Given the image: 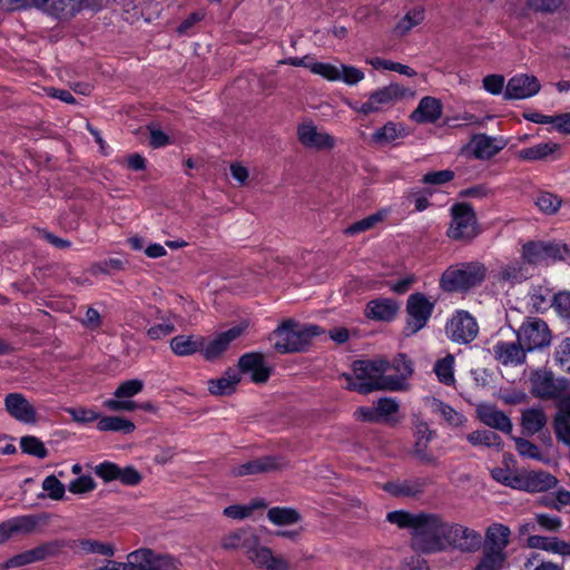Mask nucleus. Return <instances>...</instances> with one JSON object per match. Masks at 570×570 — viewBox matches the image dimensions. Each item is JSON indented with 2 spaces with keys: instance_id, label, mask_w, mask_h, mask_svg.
<instances>
[{
  "instance_id": "obj_6",
  "label": "nucleus",
  "mask_w": 570,
  "mask_h": 570,
  "mask_svg": "<svg viewBox=\"0 0 570 570\" xmlns=\"http://www.w3.org/2000/svg\"><path fill=\"white\" fill-rule=\"evenodd\" d=\"M435 307V302L431 301L425 294L416 292L406 299L405 312L406 321L403 328L405 336H412L423 330L431 318Z\"/></svg>"
},
{
  "instance_id": "obj_50",
  "label": "nucleus",
  "mask_w": 570,
  "mask_h": 570,
  "mask_svg": "<svg viewBox=\"0 0 570 570\" xmlns=\"http://www.w3.org/2000/svg\"><path fill=\"white\" fill-rule=\"evenodd\" d=\"M419 519V513H410L404 510H396L389 512L386 515V520L393 524H396L399 528L402 529H411L412 532H414L416 522Z\"/></svg>"
},
{
  "instance_id": "obj_10",
  "label": "nucleus",
  "mask_w": 570,
  "mask_h": 570,
  "mask_svg": "<svg viewBox=\"0 0 570 570\" xmlns=\"http://www.w3.org/2000/svg\"><path fill=\"white\" fill-rule=\"evenodd\" d=\"M566 250L558 242L530 240L523 244L521 258L530 266L549 265L560 261Z\"/></svg>"
},
{
  "instance_id": "obj_46",
  "label": "nucleus",
  "mask_w": 570,
  "mask_h": 570,
  "mask_svg": "<svg viewBox=\"0 0 570 570\" xmlns=\"http://www.w3.org/2000/svg\"><path fill=\"white\" fill-rule=\"evenodd\" d=\"M511 439L514 441L515 451L518 452V454L521 458L537 460V461L544 460V456H543L540 448L537 444H534L532 441L524 439V438L513 436V435H511Z\"/></svg>"
},
{
  "instance_id": "obj_23",
  "label": "nucleus",
  "mask_w": 570,
  "mask_h": 570,
  "mask_svg": "<svg viewBox=\"0 0 570 570\" xmlns=\"http://www.w3.org/2000/svg\"><path fill=\"white\" fill-rule=\"evenodd\" d=\"M429 484L425 478L390 481L383 484L382 489L395 498H416L422 494Z\"/></svg>"
},
{
  "instance_id": "obj_20",
  "label": "nucleus",
  "mask_w": 570,
  "mask_h": 570,
  "mask_svg": "<svg viewBox=\"0 0 570 570\" xmlns=\"http://www.w3.org/2000/svg\"><path fill=\"white\" fill-rule=\"evenodd\" d=\"M238 367L243 373L250 374L254 383H265L271 376V367L266 365L264 355L258 352H250L242 355Z\"/></svg>"
},
{
  "instance_id": "obj_51",
  "label": "nucleus",
  "mask_w": 570,
  "mask_h": 570,
  "mask_svg": "<svg viewBox=\"0 0 570 570\" xmlns=\"http://www.w3.org/2000/svg\"><path fill=\"white\" fill-rule=\"evenodd\" d=\"M12 534L31 533L39 524V518L36 515H21L8 520Z\"/></svg>"
},
{
  "instance_id": "obj_63",
  "label": "nucleus",
  "mask_w": 570,
  "mask_h": 570,
  "mask_svg": "<svg viewBox=\"0 0 570 570\" xmlns=\"http://www.w3.org/2000/svg\"><path fill=\"white\" fill-rule=\"evenodd\" d=\"M340 80L346 85H356L364 79V72L353 66L340 65Z\"/></svg>"
},
{
  "instance_id": "obj_39",
  "label": "nucleus",
  "mask_w": 570,
  "mask_h": 570,
  "mask_svg": "<svg viewBox=\"0 0 570 570\" xmlns=\"http://www.w3.org/2000/svg\"><path fill=\"white\" fill-rule=\"evenodd\" d=\"M97 429L101 432H121L130 434L135 431L136 425L128 419L121 416H99Z\"/></svg>"
},
{
  "instance_id": "obj_36",
  "label": "nucleus",
  "mask_w": 570,
  "mask_h": 570,
  "mask_svg": "<svg viewBox=\"0 0 570 570\" xmlns=\"http://www.w3.org/2000/svg\"><path fill=\"white\" fill-rule=\"evenodd\" d=\"M529 276V265L523 259L513 261L503 265L498 273V279L500 282L511 284L521 283L528 279Z\"/></svg>"
},
{
  "instance_id": "obj_27",
  "label": "nucleus",
  "mask_w": 570,
  "mask_h": 570,
  "mask_svg": "<svg viewBox=\"0 0 570 570\" xmlns=\"http://www.w3.org/2000/svg\"><path fill=\"white\" fill-rule=\"evenodd\" d=\"M494 357L503 365H521L525 361V347L518 342L499 341L493 345Z\"/></svg>"
},
{
  "instance_id": "obj_37",
  "label": "nucleus",
  "mask_w": 570,
  "mask_h": 570,
  "mask_svg": "<svg viewBox=\"0 0 570 570\" xmlns=\"http://www.w3.org/2000/svg\"><path fill=\"white\" fill-rule=\"evenodd\" d=\"M239 381V374L235 370H228L223 376L208 381V391L213 395H229Z\"/></svg>"
},
{
  "instance_id": "obj_33",
  "label": "nucleus",
  "mask_w": 570,
  "mask_h": 570,
  "mask_svg": "<svg viewBox=\"0 0 570 570\" xmlns=\"http://www.w3.org/2000/svg\"><path fill=\"white\" fill-rule=\"evenodd\" d=\"M442 115L441 102L433 97H424L412 112L411 119L417 124L434 122Z\"/></svg>"
},
{
  "instance_id": "obj_3",
  "label": "nucleus",
  "mask_w": 570,
  "mask_h": 570,
  "mask_svg": "<svg viewBox=\"0 0 570 570\" xmlns=\"http://www.w3.org/2000/svg\"><path fill=\"white\" fill-rule=\"evenodd\" d=\"M449 522L438 513H419V519L411 533V546L421 553L444 551V541Z\"/></svg>"
},
{
  "instance_id": "obj_29",
  "label": "nucleus",
  "mask_w": 570,
  "mask_h": 570,
  "mask_svg": "<svg viewBox=\"0 0 570 570\" xmlns=\"http://www.w3.org/2000/svg\"><path fill=\"white\" fill-rule=\"evenodd\" d=\"M471 144L475 158L483 160L494 157L507 146L503 138L490 137L485 134L473 136Z\"/></svg>"
},
{
  "instance_id": "obj_48",
  "label": "nucleus",
  "mask_w": 570,
  "mask_h": 570,
  "mask_svg": "<svg viewBox=\"0 0 570 570\" xmlns=\"http://www.w3.org/2000/svg\"><path fill=\"white\" fill-rule=\"evenodd\" d=\"M20 448L23 453L33 455L38 459H45L48 456V450L43 442L33 435H26L20 439Z\"/></svg>"
},
{
  "instance_id": "obj_25",
  "label": "nucleus",
  "mask_w": 570,
  "mask_h": 570,
  "mask_svg": "<svg viewBox=\"0 0 570 570\" xmlns=\"http://www.w3.org/2000/svg\"><path fill=\"white\" fill-rule=\"evenodd\" d=\"M434 432L430 430L429 425L424 421H417L415 423V444L414 455L423 463L436 466L439 461L436 456L428 452L429 443L433 438Z\"/></svg>"
},
{
  "instance_id": "obj_44",
  "label": "nucleus",
  "mask_w": 570,
  "mask_h": 570,
  "mask_svg": "<svg viewBox=\"0 0 570 570\" xmlns=\"http://www.w3.org/2000/svg\"><path fill=\"white\" fill-rule=\"evenodd\" d=\"M387 213L389 212L386 209H381L361 220L353 223L345 229L344 233L346 235H356L370 230L374 228L379 223L383 222L386 218Z\"/></svg>"
},
{
  "instance_id": "obj_32",
  "label": "nucleus",
  "mask_w": 570,
  "mask_h": 570,
  "mask_svg": "<svg viewBox=\"0 0 570 570\" xmlns=\"http://www.w3.org/2000/svg\"><path fill=\"white\" fill-rule=\"evenodd\" d=\"M527 547L531 549H540L547 552L557 553L563 557L570 556V543L560 540L557 537L529 535Z\"/></svg>"
},
{
  "instance_id": "obj_21",
  "label": "nucleus",
  "mask_w": 570,
  "mask_h": 570,
  "mask_svg": "<svg viewBox=\"0 0 570 570\" xmlns=\"http://www.w3.org/2000/svg\"><path fill=\"white\" fill-rule=\"evenodd\" d=\"M479 420L487 426L511 435L513 423L511 419L494 405L481 404L476 409Z\"/></svg>"
},
{
  "instance_id": "obj_42",
  "label": "nucleus",
  "mask_w": 570,
  "mask_h": 570,
  "mask_svg": "<svg viewBox=\"0 0 570 570\" xmlns=\"http://www.w3.org/2000/svg\"><path fill=\"white\" fill-rule=\"evenodd\" d=\"M268 520L276 525H291L301 521V514L294 508L274 507L267 511Z\"/></svg>"
},
{
  "instance_id": "obj_34",
  "label": "nucleus",
  "mask_w": 570,
  "mask_h": 570,
  "mask_svg": "<svg viewBox=\"0 0 570 570\" xmlns=\"http://www.w3.org/2000/svg\"><path fill=\"white\" fill-rule=\"evenodd\" d=\"M205 338L199 335H176L170 340V350L177 356H189L202 352Z\"/></svg>"
},
{
  "instance_id": "obj_12",
  "label": "nucleus",
  "mask_w": 570,
  "mask_h": 570,
  "mask_svg": "<svg viewBox=\"0 0 570 570\" xmlns=\"http://www.w3.org/2000/svg\"><path fill=\"white\" fill-rule=\"evenodd\" d=\"M482 546V535L480 532L470 529L460 523L449 522L448 532L444 541V550L452 548L461 552H475Z\"/></svg>"
},
{
  "instance_id": "obj_57",
  "label": "nucleus",
  "mask_w": 570,
  "mask_h": 570,
  "mask_svg": "<svg viewBox=\"0 0 570 570\" xmlns=\"http://www.w3.org/2000/svg\"><path fill=\"white\" fill-rule=\"evenodd\" d=\"M313 73L320 75L330 81L340 80V66H335L326 62H315L309 66Z\"/></svg>"
},
{
  "instance_id": "obj_62",
  "label": "nucleus",
  "mask_w": 570,
  "mask_h": 570,
  "mask_svg": "<svg viewBox=\"0 0 570 570\" xmlns=\"http://www.w3.org/2000/svg\"><path fill=\"white\" fill-rule=\"evenodd\" d=\"M556 361L570 373V337H564L556 348Z\"/></svg>"
},
{
  "instance_id": "obj_11",
  "label": "nucleus",
  "mask_w": 570,
  "mask_h": 570,
  "mask_svg": "<svg viewBox=\"0 0 570 570\" xmlns=\"http://www.w3.org/2000/svg\"><path fill=\"white\" fill-rule=\"evenodd\" d=\"M530 383L531 393L541 400L559 399L568 387L564 379L554 377L553 373L547 368L532 371Z\"/></svg>"
},
{
  "instance_id": "obj_31",
  "label": "nucleus",
  "mask_w": 570,
  "mask_h": 570,
  "mask_svg": "<svg viewBox=\"0 0 570 570\" xmlns=\"http://www.w3.org/2000/svg\"><path fill=\"white\" fill-rule=\"evenodd\" d=\"M153 550L141 548L127 554L125 562L111 560L114 570H151Z\"/></svg>"
},
{
  "instance_id": "obj_7",
  "label": "nucleus",
  "mask_w": 570,
  "mask_h": 570,
  "mask_svg": "<svg viewBox=\"0 0 570 570\" xmlns=\"http://www.w3.org/2000/svg\"><path fill=\"white\" fill-rule=\"evenodd\" d=\"M452 220L446 235L453 240H471L478 234L476 215L472 206L459 203L451 207Z\"/></svg>"
},
{
  "instance_id": "obj_30",
  "label": "nucleus",
  "mask_w": 570,
  "mask_h": 570,
  "mask_svg": "<svg viewBox=\"0 0 570 570\" xmlns=\"http://www.w3.org/2000/svg\"><path fill=\"white\" fill-rule=\"evenodd\" d=\"M547 424L548 415L542 407H528L521 411L520 425L524 434H538L546 429Z\"/></svg>"
},
{
  "instance_id": "obj_40",
  "label": "nucleus",
  "mask_w": 570,
  "mask_h": 570,
  "mask_svg": "<svg viewBox=\"0 0 570 570\" xmlns=\"http://www.w3.org/2000/svg\"><path fill=\"white\" fill-rule=\"evenodd\" d=\"M466 440L473 446L494 448L501 451L503 448L502 439L499 434L490 430H476L466 435Z\"/></svg>"
},
{
  "instance_id": "obj_35",
  "label": "nucleus",
  "mask_w": 570,
  "mask_h": 570,
  "mask_svg": "<svg viewBox=\"0 0 570 570\" xmlns=\"http://www.w3.org/2000/svg\"><path fill=\"white\" fill-rule=\"evenodd\" d=\"M557 484V479L548 472H531L521 478L520 489L528 492H543Z\"/></svg>"
},
{
  "instance_id": "obj_38",
  "label": "nucleus",
  "mask_w": 570,
  "mask_h": 570,
  "mask_svg": "<svg viewBox=\"0 0 570 570\" xmlns=\"http://www.w3.org/2000/svg\"><path fill=\"white\" fill-rule=\"evenodd\" d=\"M560 146L556 142H540L538 145L523 148L517 153V157L525 161L544 160L550 155L558 151Z\"/></svg>"
},
{
  "instance_id": "obj_5",
  "label": "nucleus",
  "mask_w": 570,
  "mask_h": 570,
  "mask_svg": "<svg viewBox=\"0 0 570 570\" xmlns=\"http://www.w3.org/2000/svg\"><path fill=\"white\" fill-rule=\"evenodd\" d=\"M321 334L317 325H298L292 320L284 321L274 332L276 337L274 348L281 354L304 351L311 338Z\"/></svg>"
},
{
  "instance_id": "obj_61",
  "label": "nucleus",
  "mask_w": 570,
  "mask_h": 570,
  "mask_svg": "<svg viewBox=\"0 0 570 570\" xmlns=\"http://www.w3.org/2000/svg\"><path fill=\"white\" fill-rule=\"evenodd\" d=\"M552 306L560 317L570 322V292L556 294Z\"/></svg>"
},
{
  "instance_id": "obj_45",
  "label": "nucleus",
  "mask_w": 570,
  "mask_h": 570,
  "mask_svg": "<svg viewBox=\"0 0 570 570\" xmlns=\"http://www.w3.org/2000/svg\"><path fill=\"white\" fill-rule=\"evenodd\" d=\"M432 406L433 411L452 426H461L466 422V417L462 413L440 400H434Z\"/></svg>"
},
{
  "instance_id": "obj_59",
  "label": "nucleus",
  "mask_w": 570,
  "mask_h": 570,
  "mask_svg": "<svg viewBox=\"0 0 570 570\" xmlns=\"http://www.w3.org/2000/svg\"><path fill=\"white\" fill-rule=\"evenodd\" d=\"M491 475L498 482L513 489H520L521 487V478L512 474L509 469L495 468L492 470Z\"/></svg>"
},
{
  "instance_id": "obj_55",
  "label": "nucleus",
  "mask_w": 570,
  "mask_h": 570,
  "mask_svg": "<svg viewBox=\"0 0 570 570\" xmlns=\"http://www.w3.org/2000/svg\"><path fill=\"white\" fill-rule=\"evenodd\" d=\"M42 489L52 500H61L65 497L66 487L56 475H48L42 481Z\"/></svg>"
},
{
  "instance_id": "obj_28",
  "label": "nucleus",
  "mask_w": 570,
  "mask_h": 570,
  "mask_svg": "<svg viewBox=\"0 0 570 570\" xmlns=\"http://www.w3.org/2000/svg\"><path fill=\"white\" fill-rule=\"evenodd\" d=\"M553 429L559 442L570 446V395L561 397L557 404Z\"/></svg>"
},
{
  "instance_id": "obj_47",
  "label": "nucleus",
  "mask_w": 570,
  "mask_h": 570,
  "mask_svg": "<svg viewBox=\"0 0 570 570\" xmlns=\"http://www.w3.org/2000/svg\"><path fill=\"white\" fill-rule=\"evenodd\" d=\"M390 367L397 372V375H387L390 379L401 380L400 391L405 387V381L413 373V365L411 360L406 357L405 354H399L390 364Z\"/></svg>"
},
{
  "instance_id": "obj_9",
  "label": "nucleus",
  "mask_w": 570,
  "mask_h": 570,
  "mask_svg": "<svg viewBox=\"0 0 570 570\" xmlns=\"http://www.w3.org/2000/svg\"><path fill=\"white\" fill-rule=\"evenodd\" d=\"M517 337L527 351L540 350L551 343V332L539 317L527 318L518 330Z\"/></svg>"
},
{
  "instance_id": "obj_4",
  "label": "nucleus",
  "mask_w": 570,
  "mask_h": 570,
  "mask_svg": "<svg viewBox=\"0 0 570 570\" xmlns=\"http://www.w3.org/2000/svg\"><path fill=\"white\" fill-rule=\"evenodd\" d=\"M488 274L487 266L478 261L449 266L440 278V286L449 293H466L480 286Z\"/></svg>"
},
{
  "instance_id": "obj_14",
  "label": "nucleus",
  "mask_w": 570,
  "mask_h": 570,
  "mask_svg": "<svg viewBox=\"0 0 570 570\" xmlns=\"http://www.w3.org/2000/svg\"><path fill=\"white\" fill-rule=\"evenodd\" d=\"M287 465L288 462L282 455H265L247 461L243 464L234 465L230 469V474L237 478L255 475L261 473L279 471L287 468Z\"/></svg>"
},
{
  "instance_id": "obj_2",
  "label": "nucleus",
  "mask_w": 570,
  "mask_h": 570,
  "mask_svg": "<svg viewBox=\"0 0 570 570\" xmlns=\"http://www.w3.org/2000/svg\"><path fill=\"white\" fill-rule=\"evenodd\" d=\"M225 550L242 549L247 558L258 568L265 570H289L288 561L282 556L273 554L267 547L259 544V538L249 529H238L222 539Z\"/></svg>"
},
{
  "instance_id": "obj_41",
  "label": "nucleus",
  "mask_w": 570,
  "mask_h": 570,
  "mask_svg": "<svg viewBox=\"0 0 570 570\" xmlns=\"http://www.w3.org/2000/svg\"><path fill=\"white\" fill-rule=\"evenodd\" d=\"M511 531L510 529L501 523H494L487 529L485 541L491 544L494 550L502 552L509 544Z\"/></svg>"
},
{
  "instance_id": "obj_49",
  "label": "nucleus",
  "mask_w": 570,
  "mask_h": 570,
  "mask_svg": "<svg viewBox=\"0 0 570 570\" xmlns=\"http://www.w3.org/2000/svg\"><path fill=\"white\" fill-rule=\"evenodd\" d=\"M453 365L454 357L452 355H448L435 363L434 372L441 383L445 385L454 383Z\"/></svg>"
},
{
  "instance_id": "obj_16",
  "label": "nucleus",
  "mask_w": 570,
  "mask_h": 570,
  "mask_svg": "<svg viewBox=\"0 0 570 570\" xmlns=\"http://www.w3.org/2000/svg\"><path fill=\"white\" fill-rule=\"evenodd\" d=\"M95 473L105 482L118 480L125 485L135 487L142 480L140 472L131 465L120 468L116 463L105 461L95 466Z\"/></svg>"
},
{
  "instance_id": "obj_56",
  "label": "nucleus",
  "mask_w": 570,
  "mask_h": 570,
  "mask_svg": "<svg viewBox=\"0 0 570 570\" xmlns=\"http://www.w3.org/2000/svg\"><path fill=\"white\" fill-rule=\"evenodd\" d=\"M151 560V570H177L179 567V561L169 554H160L156 553L153 550Z\"/></svg>"
},
{
  "instance_id": "obj_1",
  "label": "nucleus",
  "mask_w": 570,
  "mask_h": 570,
  "mask_svg": "<svg viewBox=\"0 0 570 570\" xmlns=\"http://www.w3.org/2000/svg\"><path fill=\"white\" fill-rule=\"evenodd\" d=\"M390 363L385 360H360L352 365L353 374H343L346 380V389L360 394H368L374 391H400L401 380L390 379L385 373Z\"/></svg>"
},
{
  "instance_id": "obj_8",
  "label": "nucleus",
  "mask_w": 570,
  "mask_h": 570,
  "mask_svg": "<svg viewBox=\"0 0 570 570\" xmlns=\"http://www.w3.org/2000/svg\"><path fill=\"white\" fill-rule=\"evenodd\" d=\"M414 91L410 88H406L400 83H390L383 88H380L372 92L364 104L361 105L356 110L360 114L368 115L372 112H377L383 109L385 106H390L395 104L399 100L404 98H413Z\"/></svg>"
},
{
  "instance_id": "obj_24",
  "label": "nucleus",
  "mask_w": 570,
  "mask_h": 570,
  "mask_svg": "<svg viewBox=\"0 0 570 570\" xmlns=\"http://www.w3.org/2000/svg\"><path fill=\"white\" fill-rule=\"evenodd\" d=\"M243 331V327L234 326L225 332H222L208 343L205 342L202 351L205 360L214 361L218 358L228 348L229 344L242 335Z\"/></svg>"
},
{
  "instance_id": "obj_60",
  "label": "nucleus",
  "mask_w": 570,
  "mask_h": 570,
  "mask_svg": "<svg viewBox=\"0 0 570 570\" xmlns=\"http://www.w3.org/2000/svg\"><path fill=\"white\" fill-rule=\"evenodd\" d=\"M96 485L95 480L90 475H81L69 483L68 490L73 494H83L95 490Z\"/></svg>"
},
{
  "instance_id": "obj_18",
  "label": "nucleus",
  "mask_w": 570,
  "mask_h": 570,
  "mask_svg": "<svg viewBox=\"0 0 570 570\" xmlns=\"http://www.w3.org/2000/svg\"><path fill=\"white\" fill-rule=\"evenodd\" d=\"M65 543L62 540H53L46 542L35 549L24 551L22 553L16 554L12 558H9V566L12 568L22 567L36 561L45 560L48 557H55L61 552Z\"/></svg>"
},
{
  "instance_id": "obj_43",
  "label": "nucleus",
  "mask_w": 570,
  "mask_h": 570,
  "mask_svg": "<svg viewBox=\"0 0 570 570\" xmlns=\"http://www.w3.org/2000/svg\"><path fill=\"white\" fill-rule=\"evenodd\" d=\"M423 20L424 10L422 8H413L395 24L393 32L399 37H403L414 27L422 23Z\"/></svg>"
},
{
  "instance_id": "obj_17",
  "label": "nucleus",
  "mask_w": 570,
  "mask_h": 570,
  "mask_svg": "<svg viewBox=\"0 0 570 570\" xmlns=\"http://www.w3.org/2000/svg\"><path fill=\"white\" fill-rule=\"evenodd\" d=\"M540 89L541 85L535 76L519 73L509 79L503 97L505 100L527 99L537 95Z\"/></svg>"
},
{
  "instance_id": "obj_64",
  "label": "nucleus",
  "mask_w": 570,
  "mask_h": 570,
  "mask_svg": "<svg viewBox=\"0 0 570 570\" xmlns=\"http://www.w3.org/2000/svg\"><path fill=\"white\" fill-rule=\"evenodd\" d=\"M377 412L382 422H386L391 415L399 411V403L394 399L382 397L376 404Z\"/></svg>"
},
{
  "instance_id": "obj_52",
  "label": "nucleus",
  "mask_w": 570,
  "mask_h": 570,
  "mask_svg": "<svg viewBox=\"0 0 570 570\" xmlns=\"http://www.w3.org/2000/svg\"><path fill=\"white\" fill-rule=\"evenodd\" d=\"M534 204L542 213L552 215L561 206V199L551 193L541 191L535 197Z\"/></svg>"
},
{
  "instance_id": "obj_15",
  "label": "nucleus",
  "mask_w": 570,
  "mask_h": 570,
  "mask_svg": "<svg viewBox=\"0 0 570 570\" xmlns=\"http://www.w3.org/2000/svg\"><path fill=\"white\" fill-rule=\"evenodd\" d=\"M3 403L7 413L16 421L23 424H36L38 422L36 407L22 393L7 394Z\"/></svg>"
},
{
  "instance_id": "obj_58",
  "label": "nucleus",
  "mask_w": 570,
  "mask_h": 570,
  "mask_svg": "<svg viewBox=\"0 0 570 570\" xmlns=\"http://www.w3.org/2000/svg\"><path fill=\"white\" fill-rule=\"evenodd\" d=\"M66 412L77 423H91L99 420V413L88 407H67Z\"/></svg>"
},
{
  "instance_id": "obj_26",
  "label": "nucleus",
  "mask_w": 570,
  "mask_h": 570,
  "mask_svg": "<svg viewBox=\"0 0 570 570\" xmlns=\"http://www.w3.org/2000/svg\"><path fill=\"white\" fill-rule=\"evenodd\" d=\"M400 309L399 303L393 298L380 297L370 301L365 307V316L373 321L391 322Z\"/></svg>"
},
{
  "instance_id": "obj_13",
  "label": "nucleus",
  "mask_w": 570,
  "mask_h": 570,
  "mask_svg": "<svg viewBox=\"0 0 570 570\" xmlns=\"http://www.w3.org/2000/svg\"><path fill=\"white\" fill-rule=\"evenodd\" d=\"M448 337L460 344L472 342L479 333L475 318L466 311H458L445 325Z\"/></svg>"
},
{
  "instance_id": "obj_19",
  "label": "nucleus",
  "mask_w": 570,
  "mask_h": 570,
  "mask_svg": "<svg viewBox=\"0 0 570 570\" xmlns=\"http://www.w3.org/2000/svg\"><path fill=\"white\" fill-rule=\"evenodd\" d=\"M62 542L65 543L63 549L69 548L79 556L98 554L111 558L116 552V548L112 543L102 542L92 538H79Z\"/></svg>"
},
{
  "instance_id": "obj_54",
  "label": "nucleus",
  "mask_w": 570,
  "mask_h": 570,
  "mask_svg": "<svg viewBox=\"0 0 570 570\" xmlns=\"http://www.w3.org/2000/svg\"><path fill=\"white\" fill-rule=\"evenodd\" d=\"M142 389L144 382L138 379H132L120 383L114 392V395L117 399H130L140 393Z\"/></svg>"
},
{
  "instance_id": "obj_53",
  "label": "nucleus",
  "mask_w": 570,
  "mask_h": 570,
  "mask_svg": "<svg viewBox=\"0 0 570 570\" xmlns=\"http://www.w3.org/2000/svg\"><path fill=\"white\" fill-rule=\"evenodd\" d=\"M505 561V554L499 550L487 551L475 570H500Z\"/></svg>"
},
{
  "instance_id": "obj_22",
  "label": "nucleus",
  "mask_w": 570,
  "mask_h": 570,
  "mask_svg": "<svg viewBox=\"0 0 570 570\" xmlns=\"http://www.w3.org/2000/svg\"><path fill=\"white\" fill-rule=\"evenodd\" d=\"M298 140L307 148L332 149L335 146V139L325 131H318L317 127L307 124L297 129Z\"/></svg>"
}]
</instances>
